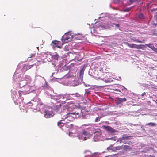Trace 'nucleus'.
Listing matches in <instances>:
<instances>
[{
	"label": "nucleus",
	"instance_id": "1",
	"mask_svg": "<svg viewBox=\"0 0 157 157\" xmlns=\"http://www.w3.org/2000/svg\"><path fill=\"white\" fill-rule=\"evenodd\" d=\"M132 137L131 136H129L126 134L123 135L122 137L119 138L117 142H119L120 143H123L124 144H128L129 145L132 144V142L128 141L130 140Z\"/></svg>",
	"mask_w": 157,
	"mask_h": 157
},
{
	"label": "nucleus",
	"instance_id": "2",
	"mask_svg": "<svg viewBox=\"0 0 157 157\" xmlns=\"http://www.w3.org/2000/svg\"><path fill=\"white\" fill-rule=\"evenodd\" d=\"M68 108L67 107H65L63 109V110L62 111L61 115L62 116V119H64L67 118H68L70 119H72V116L71 114V113L67 112Z\"/></svg>",
	"mask_w": 157,
	"mask_h": 157
},
{
	"label": "nucleus",
	"instance_id": "3",
	"mask_svg": "<svg viewBox=\"0 0 157 157\" xmlns=\"http://www.w3.org/2000/svg\"><path fill=\"white\" fill-rule=\"evenodd\" d=\"M73 37L72 35L70 33H67L64 34L61 38V40H64V43L68 42L71 41L73 39Z\"/></svg>",
	"mask_w": 157,
	"mask_h": 157
},
{
	"label": "nucleus",
	"instance_id": "4",
	"mask_svg": "<svg viewBox=\"0 0 157 157\" xmlns=\"http://www.w3.org/2000/svg\"><path fill=\"white\" fill-rule=\"evenodd\" d=\"M125 43L129 47L134 48L142 49L143 48V46H144V45H137L134 44H131L128 42H126Z\"/></svg>",
	"mask_w": 157,
	"mask_h": 157
},
{
	"label": "nucleus",
	"instance_id": "5",
	"mask_svg": "<svg viewBox=\"0 0 157 157\" xmlns=\"http://www.w3.org/2000/svg\"><path fill=\"white\" fill-rule=\"evenodd\" d=\"M44 115L46 118H50L53 117L54 114L52 111L45 110L44 112Z\"/></svg>",
	"mask_w": 157,
	"mask_h": 157
},
{
	"label": "nucleus",
	"instance_id": "6",
	"mask_svg": "<svg viewBox=\"0 0 157 157\" xmlns=\"http://www.w3.org/2000/svg\"><path fill=\"white\" fill-rule=\"evenodd\" d=\"M54 109L56 112H59L61 109V104H55L54 106Z\"/></svg>",
	"mask_w": 157,
	"mask_h": 157
},
{
	"label": "nucleus",
	"instance_id": "7",
	"mask_svg": "<svg viewBox=\"0 0 157 157\" xmlns=\"http://www.w3.org/2000/svg\"><path fill=\"white\" fill-rule=\"evenodd\" d=\"M31 87L29 86H26L25 88V90L24 91L25 93H24V94L29 93L31 92L30 90Z\"/></svg>",
	"mask_w": 157,
	"mask_h": 157
},
{
	"label": "nucleus",
	"instance_id": "8",
	"mask_svg": "<svg viewBox=\"0 0 157 157\" xmlns=\"http://www.w3.org/2000/svg\"><path fill=\"white\" fill-rule=\"evenodd\" d=\"M72 116V119H74L75 118L79 117L81 114H80L78 112H73L71 113V114Z\"/></svg>",
	"mask_w": 157,
	"mask_h": 157
},
{
	"label": "nucleus",
	"instance_id": "9",
	"mask_svg": "<svg viewBox=\"0 0 157 157\" xmlns=\"http://www.w3.org/2000/svg\"><path fill=\"white\" fill-rule=\"evenodd\" d=\"M71 94H66L64 95H62L61 97H62L63 98H65L67 100H72L73 98L71 96L72 95Z\"/></svg>",
	"mask_w": 157,
	"mask_h": 157
},
{
	"label": "nucleus",
	"instance_id": "10",
	"mask_svg": "<svg viewBox=\"0 0 157 157\" xmlns=\"http://www.w3.org/2000/svg\"><path fill=\"white\" fill-rule=\"evenodd\" d=\"M117 104H120L123 102L126 101L127 100V99L125 98H117Z\"/></svg>",
	"mask_w": 157,
	"mask_h": 157
},
{
	"label": "nucleus",
	"instance_id": "11",
	"mask_svg": "<svg viewBox=\"0 0 157 157\" xmlns=\"http://www.w3.org/2000/svg\"><path fill=\"white\" fill-rule=\"evenodd\" d=\"M52 43L54 44L53 47H56L59 48H61V47L58 45V41L56 40L53 41L52 42Z\"/></svg>",
	"mask_w": 157,
	"mask_h": 157
},
{
	"label": "nucleus",
	"instance_id": "12",
	"mask_svg": "<svg viewBox=\"0 0 157 157\" xmlns=\"http://www.w3.org/2000/svg\"><path fill=\"white\" fill-rule=\"evenodd\" d=\"M136 17L137 18L141 20L144 19L145 18V16L142 13L137 14L136 15Z\"/></svg>",
	"mask_w": 157,
	"mask_h": 157
},
{
	"label": "nucleus",
	"instance_id": "13",
	"mask_svg": "<svg viewBox=\"0 0 157 157\" xmlns=\"http://www.w3.org/2000/svg\"><path fill=\"white\" fill-rule=\"evenodd\" d=\"M122 150L123 151H126L128 149H131L130 146L128 145H122Z\"/></svg>",
	"mask_w": 157,
	"mask_h": 157
},
{
	"label": "nucleus",
	"instance_id": "14",
	"mask_svg": "<svg viewBox=\"0 0 157 157\" xmlns=\"http://www.w3.org/2000/svg\"><path fill=\"white\" fill-rule=\"evenodd\" d=\"M33 65L34 64H33L32 65H27V66L25 65V66H24V67H23L22 70H25V71H26L28 69H29L30 68H31L33 66Z\"/></svg>",
	"mask_w": 157,
	"mask_h": 157
},
{
	"label": "nucleus",
	"instance_id": "15",
	"mask_svg": "<svg viewBox=\"0 0 157 157\" xmlns=\"http://www.w3.org/2000/svg\"><path fill=\"white\" fill-rule=\"evenodd\" d=\"M81 133L82 135L86 136H90V134L89 132L85 131V130H82Z\"/></svg>",
	"mask_w": 157,
	"mask_h": 157
},
{
	"label": "nucleus",
	"instance_id": "16",
	"mask_svg": "<svg viewBox=\"0 0 157 157\" xmlns=\"http://www.w3.org/2000/svg\"><path fill=\"white\" fill-rule=\"evenodd\" d=\"M103 127L108 131H112L113 128L110 126H103Z\"/></svg>",
	"mask_w": 157,
	"mask_h": 157
},
{
	"label": "nucleus",
	"instance_id": "17",
	"mask_svg": "<svg viewBox=\"0 0 157 157\" xmlns=\"http://www.w3.org/2000/svg\"><path fill=\"white\" fill-rule=\"evenodd\" d=\"M122 150V146H117L113 148V151H116V150Z\"/></svg>",
	"mask_w": 157,
	"mask_h": 157
},
{
	"label": "nucleus",
	"instance_id": "18",
	"mask_svg": "<svg viewBox=\"0 0 157 157\" xmlns=\"http://www.w3.org/2000/svg\"><path fill=\"white\" fill-rule=\"evenodd\" d=\"M26 82L25 81L22 80L21 81L19 82V85L20 86L22 87L24 86L26 84Z\"/></svg>",
	"mask_w": 157,
	"mask_h": 157
},
{
	"label": "nucleus",
	"instance_id": "19",
	"mask_svg": "<svg viewBox=\"0 0 157 157\" xmlns=\"http://www.w3.org/2000/svg\"><path fill=\"white\" fill-rule=\"evenodd\" d=\"M146 45L147 47L151 49L152 50H153L154 49V48H155V47L154 46L153 44H146Z\"/></svg>",
	"mask_w": 157,
	"mask_h": 157
},
{
	"label": "nucleus",
	"instance_id": "20",
	"mask_svg": "<svg viewBox=\"0 0 157 157\" xmlns=\"http://www.w3.org/2000/svg\"><path fill=\"white\" fill-rule=\"evenodd\" d=\"M63 119L62 120H60L58 122L57 125L58 126L60 127V128H61L64 126V123H62L61 121H62Z\"/></svg>",
	"mask_w": 157,
	"mask_h": 157
},
{
	"label": "nucleus",
	"instance_id": "21",
	"mask_svg": "<svg viewBox=\"0 0 157 157\" xmlns=\"http://www.w3.org/2000/svg\"><path fill=\"white\" fill-rule=\"evenodd\" d=\"M156 124L154 123L153 122H150L148 123H147L145 125L146 126H156Z\"/></svg>",
	"mask_w": 157,
	"mask_h": 157
},
{
	"label": "nucleus",
	"instance_id": "22",
	"mask_svg": "<svg viewBox=\"0 0 157 157\" xmlns=\"http://www.w3.org/2000/svg\"><path fill=\"white\" fill-rule=\"evenodd\" d=\"M59 58V56L58 54H56L52 56V58L53 59L58 60Z\"/></svg>",
	"mask_w": 157,
	"mask_h": 157
},
{
	"label": "nucleus",
	"instance_id": "23",
	"mask_svg": "<svg viewBox=\"0 0 157 157\" xmlns=\"http://www.w3.org/2000/svg\"><path fill=\"white\" fill-rule=\"evenodd\" d=\"M74 97H80L81 96V95H80L79 94L76 93L74 94H71Z\"/></svg>",
	"mask_w": 157,
	"mask_h": 157
},
{
	"label": "nucleus",
	"instance_id": "24",
	"mask_svg": "<svg viewBox=\"0 0 157 157\" xmlns=\"http://www.w3.org/2000/svg\"><path fill=\"white\" fill-rule=\"evenodd\" d=\"M94 133H97L96 135H98V136H100L102 135L101 132L100 131H95L94 132Z\"/></svg>",
	"mask_w": 157,
	"mask_h": 157
},
{
	"label": "nucleus",
	"instance_id": "25",
	"mask_svg": "<svg viewBox=\"0 0 157 157\" xmlns=\"http://www.w3.org/2000/svg\"><path fill=\"white\" fill-rule=\"evenodd\" d=\"M18 92L20 97H21L22 94L24 95V93H25L24 91H19Z\"/></svg>",
	"mask_w": 157,
	"mask_h": 157
},
{
	"label": "nucleus",
	"instance_id": "26",
	"mask_svg": "<svg viewBox=\"0 0 157 157\" xmlns=\"http://www.w3.org/2000/svg\"><path fill=\"white\" fill-rule=\"evenodd\" d=\"M131 40H133V41H136L137 42H138V43H143V42L142 41H140V40H137L136 39H132V38L131 39Z\"/></svg>",
	"mask_w": 157,
	"mask_h": 157
},
{
	"label": "nucleus",
	"instance_id": "27",
	"mask_svg": "<svg viewBox=\"0 0 157 157\" xmlns=\"http://www.w3.org/2000/svg\"><path fill=\"white\" fill-rule=\"evenodd\" d=\"M25 78L26 79V80H30L31 79L30 76L27 75H25Z\"/></svg>",
	"mask_w": 157,
	"mask_h": 157
},
{
	"label": "nucleus",
	"instance_id": "28",
	"mask_svg": "<svg viewBox=\"0 0 157 157\" xmlns=\"http://www.w3.org/2000/svg\"><path fill=\"white\" fill-rule=\"evenodd\" d=\"M83 73H84V70L82 69H81L80 71V76H81V75H83Z\"/></svg>",
	"mask_w": 157,
	"mask_h": 157
},
{
	"label": "nucleus",
	"instance_id": "29",
	"mask_svg": "<svg viewBox=\"0 0 157 157\" xmlns=\"http://www.w3.org/2000/svg\"><path fill=\"white\" fill-rule=\"evenodd\" d=\"M100 117H97L95 118V122H96L98 121H99L100 119Z\"/></svg>",
	"mask_w": 157,
	"mask_h": 157
},
{
	"label": "nucleus",
	"instance_id": "30",
	"mask_svg": "<svg viewBox=\"0 0 157 157\" xmlns=\"http://www.w3.org/2000/svg\"><path fill=\"white\" fill-rule=\"evenodd\" d=\"M27 105L29 106H32L33 105V104L31 103V102H29L27 104Z\"/></svg>",
	"mask_w": 157,
	"mask_h": 157
},
{
	"label": "nucleus",
	"instance_id": "31",
	"mask_svg": "<svg viewBox=\"0 0 157 157\" xmlns=\"http://www.w3.org/2000/svg\"><path fill=\"white\" fill-rule=\"evenodd\" d=\"M34 56V55L33 54H31V55H30V56H29L28 57V58H31Z\"/></svg>",
	"mask_w": 157,
	"mask_h": 157
},
{
	"label": "nucleus",
	"instance_id": "32",
	"mask_svg": "<svg viewBox=\"0 0 157 157\" xmlns=\"http://www.w3.org/2000/svg\"><path fill=\"white\" fill-rule=\"evenodd\" d=\"M153 51L155 52L156 53H157V48L155 47L153 50Z\"/></svg>",
	"mask_w": 157,
	"mask_h": 157
},
{
	"label": "nucleus",
	"instance_id": "33",
	"mask_svg": "<svg viewBox=\"0 0 157 157\" xmlns=\"http://www.w3.org/2000/svg\"><path fill=\"white\" fill-rule=\"evenodd\" d=\"M101 79V80H104V78H101L100 77H98V78H97L96 79L97 80H98V79Z\"/></svg>",
	"mask_w": 157,
	"mask_h": 157
},
{
	"label": "nucleus",
	"instance_id": "34",
	"mask_svg": "<svg viewBox=\"0 0 157 157\" xmlns=\"http://www.w3.org/2000/svg\"><path fill=\"white\" fill-rule=\"evenodd\" d=\"M130 10V8H127V9H125V11L128 12Z\"/></svg>",
	"mask_w": 157,
	"mask_h": 157
},
{
	"label": "nucleus",
	"instance_id": "35",
	"mask_svg": "<svg viewBox=\"0 0 157 157\" xmlns=\"http://www.w3.org/2000/svg\"><path fill=\"white\" fill-rule=\"evenodd\" d=\"M114 25H115L116 26L118 27L119 26V24H113Z\"/></svg>",
	"mask_w": 157,
	"mask_h": 157
},
{
	"label": "nucleus",
	"instance_id": "36",
	"mask_svg": "<svg viewBox=\"0 0 157 157\" xmlns=\"http://www.w3.org/2000/svg\"><path fill=\"white\" fill-rule=\"evenodd\" d=\"M135 0H129V2L131 3H133V2H134Z\"/></svg>",
	"mask_w": 157,
	"mask_h": 157
},
{
	"label": "nucleus",
	"instance_id": "37",
	"mask_svg": "<svg viewBox=\"0 0 157 157\" xmlns=\"http://www.w3.org/2000/svg\"><path fill=\"white\" fill-rule=\"evenodd\" d=\"M156 9H153L151 10L152 12H153V11L156 10Z\"/></svg>",
	"mask_w": 157,
	"mask_h": 157
},
{
	"label": "nucleus",
	"instance_id": "38",
	"mask_svg": "<svg viewBox=\"0 0 157 157\" xmlns=\"http://www.w3.org/2000/svg\"><path fill=\"white\" fill-rule=\"evenodd\" d=\"M145 95H146V93L145 92H144L143 93H142V94H141V95L142 96H144Z\"/></svg>",
	"mask_w": 157,
	"mask_h": 157
},
{
	"label": "nucleus",
	"instance_id": "39",
	"mask_svg": "<svg viewBox=\"0 0 157 157\" xmlns=\"http://www.w3.org/2000/svg\"><path fill=\"white\" fill-rule=\"evenodd\" d=\"M87 138L86 137H84L83 138V140H86Z\"/></svg>",
	"mask_w": 157,
	"mask_h": 157
},
{
	"label": "nucleus",
	"instance_id": "40",
	"mask_svg": "<svg viewBox=\"0 0 157 157\" xmlns=\"http://www.w3.org/2000/svg\"><path fill=\"white\" fill-rule=\"evenodd\" d=\"M153 101H155V103L157 104V100H153Z\"/></svg>",
	"mask_w": 157,
	"mask_h": 157
},
{
	"label": "nucleus",
	"instance_id": "41",
	"mask_svg": "<svg viewBox=\"0 0 157 157\" xmlns=\"http://www.w3.org/2000/svg\"><path fill=\"white\" fill-rule=\"evenodd\" d=\"M89 125V124H85V125H85V126H88V125Z\"/></svg>",
	"mask_w": 157,
	"mask_h": 157
},
{
	"label": "nucleus",
	"instance_id": "42",
	"mask_svg": "<svg viewBox=\"0 0 157 157\" xmlns=\"http://www.w3.org/2000/svg\"><path fill=\"white\" fill-rule=\"evenodd\" d=\"M45 84H46V86H47L48 84V83L47 82H45Z\"/></svg>",
	"mask_w": 157,
	"mask_h": 157
},
{
	"label": "nucleus",
	"instance_id": "43",
	"mask_svg": "<svg viewBox=\"0 0 157 157\" xmlns=\"http://www.w3.org/2000/svg\"><path fill=\"white\" fill-rule=\"evenodd\" d=\"M156 14H157V13H156Z\"/></svg>",
	"mask_w": 157,
	"mask_h": 157
}]
</instances>
